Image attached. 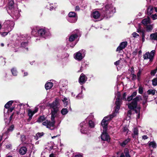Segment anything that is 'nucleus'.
Listing matches in <instances>:
<instances>
[{
    "mask_svg": "<svg viewBox=\"0 0 157 157\" xmlns=\"http://www.w3.org/2000/svg\"><path fill=\"white\" fill-rule=\"evenodd\" d=\"M59 99L56 98L55 101L49 104L51 109V121L47 120L42 123V124L47 128L53 130L55 128V117L57 116L59 111Z\"/></svg>",
    "mask_w": 157,
    "mask_h": 157,
    "instance_id": "obj_1",
    "label": "nucleus"
},
{
    "mask_svg": "<svg viewBox=\"0 0 157 157\" xmlns=\"http://www.w3.org/2000/svg\"><path fill=\"white\" fill-rule=\"evenodd\" d=\"M121 99L120 97H118L116 99V101L115 103L116 105L114 108V112L112 115L107 116L105 117L101 123V125L104 128V130L106 131L107 128L108 121L110 120L113 117L116 116V114L118 113V111L120 109V105L121 104Z\"/></svg>",
    "mask_w": 157,
    "mask_h": 157,
    "instance_id": "obj_2",
    "label": "nucleus"
},
{
    "mask_svg": "<svg viewBox=\"0 0 157 157\" xmlns=\"http://www.w3.org/2000/svg\"><path fill=\"white\" fill-rule=\"evenodd\" d=\"M133 98L131 95L128 97L127 100L130 101L132 100V102L128 105V107L131 109H134L136 108L137 106V102L142 100V98L141 96L138 95L135 98L132 99Z\"/></svg>",
    "mask_w": 157,
    "mask_h": 157,
    "instance_id": "obj_3",
    "label": "nucleus"
},
{
    "mask_svg": "<svg viewBox=\"0 0 157 157\" xmlns=\"http://www.w3.org/2000/svg\"><path fill=\"white\" fill-rule=\"evenodd\" d=\"M102 14L105 16L110 17L115 12V8L112 4H107L104 7L102 8Z\"/></svg>",
    "mask_w": 157,
    "mask_h": 157,
    "instance_id": "obj_4",
    "label": "nucleus"
},
{
    "mask_svg": "<svg viewBox=\"0 0 157 157\" xmlns=\"http://www.w3.org/2000/svg\"><path fill=\"white\" fill-rule=\"evenodd\" d=\"M14 22L11 21L7 20L4 23L3 26L4 29L8 31H11L14 26Z\"/></svg>",
    "mask_w": 157,
    "mask_h": 157,
    "instance_id": "obj_5",
    "label": "nucleus"
},
{
    "mask_svg": "<svg viewBox=\"0 0 157 157\" xmlns=\"http://www.w3.org/2000/svg\"><path fill=\"white\" fill-rule=\"evenodd\" d=\"M68 21L71 23L75 22L77 20V16L74 12H71L68 14Z\"/></svg>",
    "mask_w": 157,
    "mask_h": 157,
    "instance_id": "obj_6",
    "label": "nucleus"
},
{
    "mask_svg": "<svg viewBox=\"0 0 157 157\" xmlns=\"http://www.w3.org/2000/svg\"><path fill=\"white\" fill-rule=\"evenodd\" d=\"M155 53V51L154 50L151 51L150 53L149 52H146L144 55V58L145 59H149L150 61H151Z\"/></svg>",
    "mask_w": 157,
    "mask_h": 157,
    "instance_id": "obj_7",
    "label": "nucleus"
},
{
    "mask_svg": "<svg viewBox=\"0 0 157 157\" xmlns=\"http://www.w3.org/2000/svg\"><path fill=\"white\" fill-rule=\"evenodd\" d=\"M30 38L29 36L27 35H22L21 36V40L22 41L21 43V45L22 47L25 48L28 44L27 40Z\"/></svg>",
    "mask_w": 157,
    "mask_h": 157,
    "instance_id": "obj_8",
    "label": "nucleus"
},
{
    "mask_svg": "<svg viewBox=\"0 0 157 157\" xmlns=\"http://www.w3.org/2000/svg\"><path fill=\"white\" fill-rule=\"evenodd\" d=\"M106 131L103 130L101 135V138L102 140L106 141L108 142L109 141V135L106 132Z\"/></svg>",
    "mask_w": 157,
    "mask_h": 157,
    "instance_id": "obj_9",
    "label": "nucleus"
},
{
    "mask_svg": "<svg viewBox=\"0 0 157 157\" xmlns=\"http://www.w3.org/2000/svg\"><path fill=\"white\" fill-rule=\"evenodd\" d=\"M127 45V42L126 41H124L121 42L119 46L117 48L116 51L120 52V51L124 48Z\"/></svg>",
    "mask_w": 157,
    "mask_h": 157,
    "instance_id": "obj_10",
    "label": "nucleus"
},
{
    "mask_svg": "<svg viewBox=\"0 0 157 157\" xmlns=\"http://www.w3.org/2000/svg\"><path fill=\"white\" fill-rule=\"evenodd\" d=\"M38 33L39 35L44 38L46 37L48 34L47 30L44 29H40L38 31Z\"/></svg>",
    "mask_w": 157,
    "mask_h": 157,
    "instance_id": "obj_11",
    "label": "nucleus"
},
{
    "mask_svg": "<svg viewBox=\"0 0 157 157\" xmlns=\"http://www.w3.org/2000/svg\"><path fill=\"white\" fill-rule=\"evenodd\" d=\"M87 80V78L83 73L82 74L79 78V82L80 84L84 83Z\"/></svg>",
    "mask_w": 157,
    "mask_h": 157,
    "instance_id": "obj_12",
    "label": "nucleus"
},
{
    "mask_svg": "<svg viewBox=\"0 0 157 157\" xmlns=\"http://www.w3.org/2000/svg\"><path fill=\"white\" fill-rule=\"evenodd\" d=\"M84 57V56H82L80 52H78L74 54L75 59L78 61L81 60Z\"/></svg>",
    "mask_w": 157,
    "mask_h": 157,
    "instance_id": "obj_13",
    "label": "nucleus"
},
{
    "mask_svg": "<svg viewBox=\"0 0 157 157\" xmlns=\"http://www.w3.org/2000/svg\"><path fill=\"white\" fill-rule=\"evenodd\" d=\"M14 128V126L13 125H12L8 129L7 131L5 133H4L2 136H0V142L2 140V137L4 136L5 135H7L8 134V133L10 132H12L13 129Z\"/></svg>",
    "mask_w": 157,
    "mask_h": 157,
    "instance_id": "obj_14",
    "label": "nucleus"
},
{
    "mask_svg": "<svg viewBox=\"0 0 157 157\" xmlns=\"http://www.w3.org/2000/svg\"><path fill=\"white\" fill-rule=\"evenodd\" d=\"M10 11L12 14L14 15L16 18H18L19 17V13L17 8L15 7L14 10H10Z\"/></svg>",
    "mask_w": 157,
    "mask_h": 157,
    "instance_id": "obj_15",
    "label": "nucleus"
},
{
    "mask_svg": "<svg viewBox=\"0 0 157 157\" xmlns=\"http://www.w3.org/2000/svg\"><path fill=\"white\" fill-rule=\"evenodd\" d=\"M133 133L132 134V136L133 138H136L138 134V130L137 128H134L133 130Z\"/></svg>",
    "mask_w": 157,
    "mask_h": 157,
    "instance_id": "obj_16",
    "label": "nucleus"
},
{
    "mask_svg": "<svg viewBox=\"0 0 157 157\" xmlns=\"http://www.w3.org/2000/svg\"><path fill=\"white\" fill-rule=\"evenodd\" d=\"M150 22V18L148 17L147 18L143 19L142 21V23L145 25H146L147 24H149Z\"/></svg>",
    "mask_w": 157,
    "mask_h": 157,
    "instance_id": "obj_17",
    "label": "nucleus"
},
{
    "mask_svg": "<svg viewBox=\"0 0 157 157\" xmlns=\"http://www.w3.org/2000/svg\"><path fill=\"white\" fill-rule=\"evenodd\" d=\"M150 39L152 40H157V33H151L150 35Z\"/></svg>",
    "mask_w": 157,
    "mask_h": 157,
    "instance_id": "obj_18",
    "label": "nucleus"
},
{
    "mask_svg": "<svg viewBox=\"0 0 157 157\" xmlns=\"http://www.w3.org/2000/svg\"><path fill=\"white\" fill-rule=\"evenodd\" d=\"M100 16V14L98 11H96L94 12L92 14V16L94 19L98 18Z\"/></svg>",
    "mask_w": 157,
    "mask_h": 157,
    "instance_id": "obj_19",
    "label": "nucleus"
},
{
    "mask_svg": "<svg viewBox=\"0 0 157 157\" xmlns=\"http://www.w3.org/2000/svg\"><path fill=\"white\" fill-rule=\"evenodd\" d=\"M53 85V83L52 82H48L45 84V87L47 90H49L52 87Z\"/></svg>",
    "mask_w": 157,
    "mask_h": 157,
    "instance_id": "obj_20",
    "label": "nucleus"
},
{
    "mask_svg": "<svg viewBox=\"0 0 157 157\" xmlns=\"http://www.w3.org/2000/svg\"><path fill=\"white\" fill-rule=\"evenodd\" d=\"M78 33L74 34L71 35L69 38V41L71 42L73 41L76 38L78 37Z\"/></svg>",
    "mask_w": 157,
    "mask_h": 157,
    "instance_id": "obj_21",
    "label": "nucleus"
},
{
    "mask_svg": "<svg viewBox=\"0 0 157 157\" xmlns=\"http://www.w3.org/2000/svg\"><path fill=\"white\" fill-rule=\"evenodd\" d=\"M14 2L13 0L10 1L9 3V8L10 10H14L15 8L13 5Z\"/></svg>",
    "mask_w": 157,
    "mask_h": 157,
    "instance_id": "obj_22",
    "label": "nucleus"
},
{
    "mask_svg": "<svg viewBox=\"0 0 157 157\" xmlns=\"http://www.w3.org/2000/svg\"><path fill=\"white\" fill-rule=\"evenodd\" d=\"M27 150V149L26 147H23L20 148L19 152L21 155H24L26 153Z\"/></svg>",
    "mask_w": 157,
    "mask_h": 157,
    "instance_id": "obj_23",
    "label": "nucleus"
},
{
    "mask_svg": "<svg viewBox=\"0 0 157 157\" xmlns=\"http://www.w3.org/2000/svg\"><path fill=\"white\" fill-rule=\"evenodd\" d=\"M154 11V9L152 7L150 6L147 9V14L148 15H151L153 13Z\"/></svg>",
    "mask_w": 157,
    "mask_h": 157,
    "instance_id": "obj_24",
    "label": "nucleus"
},
{
    "mask_svg": "<svg viewBox=\"0 0 157 157\" xmlns=\"http://www.w3.org/2000/svg\"><path fill=\"white\" fill-rule=\"evenodd\" d=\"M64 106H65L68 105L69 103V100L67 98L64 97L62 99Z\"/></svg>",
    "mask_w": 157,
    "mask_h": 157,
    "instance_id": "obj_25",
    "label": "nucleus"
},
{
    "mask_svg": "<svg viewBox=\"0 0 157 157\" xmlns=\"http://www.w3.org/2000/svg\"><path fill=\"white\" fill-rule=\"evenodd\" d=\"M13 102V101H9L5 105V107L7 109H9L12 105Z\"/></svg>",
    "mask_w": 157,
    "mask_h": 157,
    "instance_id": "obj_26",
    "label": "nucleus"
},
{
    "mask_svg": "<svg viewBox=\"0 0 157 157\" xmlns=\"http://www.w3.org/2000/svg\"><path fill=\"white\" fill-rule=\"evenodd\" d=\"M44 133L43 132H38L36 134L35 136V139L36 140H37L39 138L41 137L42 136H43Z\"/></svg>",
    "mask_w": 157,
    "mask_h": 157,
    "instance_id": "obj_27",
    "label": "nucleus"
},
{
    "mask_svg": "<svg viewBox=\"0 0 157 157\" xmlns=\"http://www.w3.org/2000/svg\"><path fill=\"white\" fill-rule=\"evenodd\" d=\"M140 107H138L135 110L136 113L137 114V119H139L140 118Z\"/></svg>",
    "mask_w": 157,
    "mask_h": 157,
    "instance_id": "obj_28",
    "label": "nucleus"
},
{
    "mask_svg": "<svg viewBox=\"0 0 157 157\" xmlns=\"http://www.w3.org/2000/svg\"><path fill=\"white\" fill-rule=\"evenodd\" d=\"M45 118L44 116H41L40 117L38 118L37 121L39 123L43 122L44 121H45Z\"/></svg>",
    "mask_w": 157,
    "mask_h": 157,
    "instance_id": "obj_29",
    "label": "nucleus"
},
{
    "mask_svg": "<svg viewBox=\"0 0 157 157\" xmlns=\"http://www.w3.org/2000/svg\"><path fill=\"white\" fill-rule=\"evenodd\" d=\"M130 140L129 138H127L121 144V145L123 147L125 146L128 142L130 141Z\"/></svg>",
    "mask_w": 157,
    "mask_h": 157,
    "instance_id": "obj_30",
    "label": "nucleus"
},
{
    "mask_svg": "<svg viewBox=\"0 0 157 157\" xmlns=\"http://www.w3.org/2000/svg\"><path fill=\"white\" fill-rule=\"evenodd\" d=\"M147 93L148 94H151L152 95H155V90L150 89L147 91Z\"/></svg>",
    "mask_w": 157,
    "mask_h": 157,
    "instance_id": "obj_31",
    "label": "nucleus"
},
{
    "mask_svg": "<svg viewBox=\"0 0 157 157\" xmlns=\"http://www.w3.org/2000/svg\"><path fill=\"white\" fill-rule=\"evenodd\" d=\"M28 114L29 117H32L33 115L34 114L33 111L30 109H29L28 110Z\"/></svg>",
    "mask_w": 157,
    "mask_h": 157,
    "instance_id": "obj_32",
    "label": "nucleus"
},
{
    "mask_svg": "<svg viewBox=\"0 0 157 157\" xmlns=\"http://www.w3.org/2000/svg\"><path fill=\"white\" fill-rule=\"evenodd\" d=\"M4 32H1L0 33L1 35L3 36H6L8 33L10 31H8V30H7L5 29H4Z\"/></svg>",
    "mask_w": 157,
    "mask_h": 157,
    "instance_id": "obj_33",
    "label": "nucleus"
},
{
    "mask_svg": "<svg viewBox=\"0 0 157 157\" xmlns=\"http://www.w3.org/2000/svg\"><path fill=\"white\" fill-rule=\"evenodd\" d=\"M11 71L12 73V75L14 76H16L17 75V70L15 68H12Z\"/></svg>",
    "mask_w": 157,
    "mask_h": 157,
    "instance_id": "obj_34",
    "label": "nucleus"
},
{
    "mask_svg": "<svg viewBox=\"0 0 157 157\" xmlns=\"http://www.w3.org/2000/svg\"><path fill=\"white\" fill-rule=\"evenodd\" d=\"M68 111L67 109L63 108L62 109L61 111V114L63 115H65L67 114L68 113Z\"/></svg>",
    "mask_w": 157,
    "mask_h": 157,
    "instance_id": "obj_35",
    "label": "nucleus"
},
{
    "mask_svg": "<svg viewBox=\"0 0 157 157\" xmlns=\"http://www.w3.org/2000/svg\"><path fill=\"white\" fill-rule=\"evenodd\" d=\"M149 145L154 148H156V143L154 141L150 142L149 144Z\"/></svg>",
    "mask_w": 157,
    "mask_h": 157,
    "instance_id": "obj_36",
    "label": "nucleus"
},
{
    "mask_svg": "<svg viewBox=\"0 0 157 157\" xmlns=\"http://www.w3.org/2000/svg\"><path fill=\"white\" fill-rule=\"evenodd\" d=\"M85 124L84 122L80 124V126L82 127V128L80 129L81 132L82 133H86V131H84L83 129V128L82 127H83V125Z\"/></svg>",
    "mask_w": 157,
    "mask_h": 157,
    "instance_id": "obj_37",
    "label": "nucleus"
},
{
    "mask_svg": "<svg viewBox=\"0 0 157 157\" xmlns=\"http://www.w3.org/2000/svg\"><path fill=\"white\" fill-rule=\"evenodd\" d=\"M153 29V26L152 25H148L146 27L147 30V31L149 32L152 30Z\"/></svg>",
    "mask_w": 157,
    "mask_h": 157,
    "instance_id": "obj_38",
    "label": "nucleus"
},
{
    "mask_svg": "<svg viewBox=\"0 0 157 157\" xmlns=\"http://www.w3.org/2000/svg\"><path fill=\"white\" fill-rule=\"evenodd\" d=\"M124 152L126 157L129 156L130 155L129 153L128 150V148H126L124 149Z\"/></svg>",
    "mask_w": 157,
    "mask_h": 157,
    "instance_id": "obj_39",
    "label": "nucleus"
},
{
    "mask_svg": "<svg viewBox=\"0 0 157 157\" xmlns=\"http://www.w3.org/2000/svg\"><path fill=\"white\" fill-rule=\"evenodd\" d=\"M152 85L153 86H156L157 85V78H154L152 80Z\"/></svg>",
    "mask_w": 157,
    "mask_h": 157,
    "instance_id": "obj_40",
    "label": "nucleus"
},
{
    "mask_svg": "<svg viewBox=\"0 0 157 157\" xmlns=\"http://www.w3.org/2000/svg\"><path fill=\"white\" fill-rule=\"evenodd\" d=\"M89 125L91 128L94 127V122L92 121H89Z\"/></svg>",
    "mask_w": 157,
    "mask_h": 157,
    "instance_id": "obj_41",
    "label": "nucleus"
},
{
    "mask_svg": "<svg viewBox=\"0 0 157 157\" xmlns=\"http://www.w3.org/2000/svg\"><path fill=\"white\" fill-rule=\"evenodd\" d=\"M138 92L140 94H142L143 93V88L141 86H140L138 89Z\"/></svg>",
    "mask_w": 157,
    "mask_h": 157,
    "instance_id": "obj_42",
    "label": "nucleus"
},
{
    "mask_svg": "<svg viewBox=\"0 0 157 157\" xmlns=\"http://www.w3.org/2000/svg\"><path fill=\"white\" fill-rule=\"evenodd\" d=\"M141 71L140 70L138 72V73H137V79L138 80V81H140V75H141Z\"/></svg>",
    "mask_w": 157,
    "mask_h": 157,
    "instance_id": "obj_43",
    "label": "nucleus"
},
{
    "mask_svg": "<svg viewBox=\"0 0 157 157\" xmlns=\"http://www.w3.org/2000/svg\"><path fill=\"white\" fill-rule=\"evenodd\" d=\"M157 71V69L152 70L151 72V74L152 75H154Z\"/></svg>",
    "mask_w": 157,
    "mask_h": 157,
    "instance_id": "obj_44",
    "label": "nucleus"
},
{
    "mask_svg": "<svg viewBox=\"0 0 157 157\" xmlns=\"http://www.w3.org/2000/svg\"><path fill=\"white\" fill-rule=\"evenodd\" d=\"M131 76L132 77V80H135L136 78V75L132 73L131 75Z\"/></svg>",
    "mask_w": 157,
    "mask_h": 157,
    "instance_id": "obj_45",
    "label": "nucleus"
},
{
    "mask_svg": "<svg viewBox=\"0 0 157 157\" xmlns=\"http://www.w3.org/2000/svg\"><path fill=\"white\" fill-rule=\"evenodd\" d=\"M151 17L153 20H155L157 19V14H155L152 15Z\"/></svg>",
    "mask_w": 157,
    "mask_h": 157,
    "instance_id": "obj_46",
    "label": "nucleus"
},
{
    "mask_svg": "<svg viewBox=\"0 0 157 157\" xmlns=\"http://www.w3.org/2000/svg\"><path fill=\"white\" fill-rule=\"evenodd\" d=\"M126 95H126V93H124L123 95L122 99L126 101Z\"/></svg>",
    "mask_w": 157,
    "mask_h": 157,
    "instance_id": "obj_47",
    "label": "nucleus"
},
{
    "mask_svg": "<svg viewBox=\"0 0 157 157\" xmlns=\"http://www.w3.org/2000/svg\"><path fill=\"white\" fill-rule=\"evenodd\" d=\"M132 35L133 37H137V36H139V35L136 32H134L132 34Z\"/></svg>",
    "mask_w": 157,
    "mask_h": 157,
    "instance_id": "obj_48",
    "label": "nucleus"
},
{
    "mask_svg": "<svg viewBox=\"0 0 157 157\" xmlns=\"http://www.w3.org/2000/svg\"><path fill=\"white\" fill-rule=\"evenodd\" d=\"M142 42H143L145 41V34L144 32H143V33L142 35Z\"/></svg>",
    "mask_w": 157,
    "mask_h": 157,
    "instance_id": "obj_49",
    "label": "nucleus"
},
{
    "mask_svg": "<svg viewBox=\"0 0 157 157\" xmlns=\"http://www.w3.org/2000/svg\"><path fill=\"white\" fill-rule=\"evenodd\" d=\"M136 91H134L132 94L131 96L133 98L134 97H135L136 96Z\"/></svg>",
    "mask_w": 157,
    "mask_h": 157,
    "instance_id": "obj_50",
    "label": "nucleus"
},
{
    "mask_svg": "<svg viewBox=\"0 0 157 157\" xmlns=\"http://www.w3.org/2000/svg\"><path fill=\"white\" fill-rule=\"evenodd\" d=\"M14 109V107H12L11 108H10L8 109V111L10 112H11L13 111V110Z\"/></svg>",
    "mask_w": 157,
    "mask_h": 157,
    "instance_id": "obj_51",
    "label": "nucleus"
},
{
    "mask_svg": "<svg viewBox=\"0 0 157 157\" xmlns=\"http://www.w3.org/2000/svg\"><path fill=\"white\" fill-rule=\"evenodd\" d=\"M120 60H118L114 63V64L116 66H117L120 63Z\"/></svg>",
    "mask_w": 157,
    "mask_h": 157,
    "instance_id": "obj_52",
    "label": "nucleus"
},
{
    "mask_svg": "<svg viewBox=\"0 0 157 157\" xmlns=\"http://www.w3.org/2000/svg\"><path fill=\"white\" fill-rule=\"evenodd\" d=\"M137 32L138 33H143V32H144L143 31H142L140 28L138 29L137 30Z\"/></svg>",
    "mask_w": 157,
    "mask_h": 157,
    "instance_id": "obj_53",
    "label": "nucleus"
},
{
    "mask_svg": "<svg viewBox=\"0 0 157 157\" xmlns=\"http://www.w3.org/2000/svg\"><path fill=\"white\" fill-rule=\"evenodd\" d=\"M132 113V111L131 110H129L128 112V116L130 117V116L131 115Z\"/></svg>",
    "mask_w": 157,
    "mask_h": 157,
    "instance_id": "obj_54",
    "label": "nucleus"
},
{
    "mask_svg": "<svg viewBox=\"0 0 157 157\" xmlns=\"http://www.w3.org/2000/svg\"><path fill=\"white\" fill-rule=\"evenodd\" d=\"M80 7L79 6H77L75 7V10L77 11H78L80 10Z\"/></svg>",
    "mask_w": 157,
    "mask_h": 157,
    "instance_id": "obj_55",
    "label": "nucleus"
},
{
    "mask_svg": "<svg viewBox=\"0 0 157 157\" xmlns=\"http://www.w3.org/2000/svg\"><path fill=\"white\" fill-rule=\"evenodd\" d=\"M38 110V108L37 107H35V109L34 111H33L34 113L35 114L36 113Z\"/></svg>",
    "mask_w": 157,
    "mask_h": 157,
    "instance_id": "obj_56",
    "label": "nucleus"
},
{
    "mask_svg": "<svg viewBox=\"0 0 157 157\" xmlns=\"http://www.w3.org/2000/svg\"><path fill=\"white\" fill-rule=\"evenodd\" d=\"M75 157H82V156L81 154H78L76 155Z\"/></svg>",
    "mask_w": 157,
    "mask_h": 157,
    "instance_id": "obj_57",
    "label": "nucleus"
},
{
    "mask_svg": "<svg viewBox=\"0 0 157 157\" xmlns=\"http://www.w3.org/2000/svg\"><path fill=\"white\" fill-rule=\"evenodd\" d=\"M142 138L144 140L147 139V136L144 135L143 136Z\"/></svg>",
    "mask_w": 157,
    "mask_h": 157,
    "instance_id": "obj_58",
    "label": "nucleus"
},
{
    "mask_svg": "<svg viewBox=\"0 0 157 157\" xmlns=\"http://www.w3.org/2000/svg\"><path fill=\"white\" fill-rule=\"evenodd\" d=\"M124 132H126L127 133H128V130L127 128H124Z\"/></svg>",
    "mask_w": 157,
    "mask_h": 157,
    "instance_id": "obj_59",
    "label": "nucleus"
},
{
    "mask_svg": "<svg viewBox=\"0 0 157 157\" xmlns=\"http://www.w3.org/2000/svg\"><path fill=\"white\" fill-rule=\"evenodd\" d=\"M6 147L7 148H9L11 147V145L10 144L7 145H6Z\"/></svg>",
    "mask_w": 157,
    "mask_h": 157,
    "instance_id": "obj_60",
    "label": "nucleus"
},
{
    "mask_svg": "<svg viewBox=\"0 0 157 157\" xmlns=\"http://www.w3.org/2000/svg\"><path fill=\"white\" fill-rule=\"evenodd\" d=\"M145 100L146 101L147 100V99L148 98V96H143Z\"/></svg>",
    "mask_w": 157,
    "mask_h": 157,
    "instance_id": "obj_61",
    "label": "nucleus"
},
{
    "mask_svg": "<svg viewBox=\"0 0 157 157\" xmlns=\"http://www.w3.org/2000/svg\"><path fill=\"white\" fill-rule=\"evenodd\" d=\"M49 157H55L54 156V154H52L50 155Z\"/></svg>",
    "mask_w": 157,
    "mask_h": 157,
    "instance_id": "obj_62",
    "label": "nucleus"
},
{
    "mask_svg": "<svg viewBox=\"0 0 157 157\" xmlns=\"http://www.w3.org/2000/svg\"><path fill=\"white\" fill-rule=\"evenodd\" d=\"M32 117H29V118L28 119V121H29L32 119Z\"/></svg>",
    "mask_w": 157,
    "mask_h": 157,
    "instance_id": "obj_63",
    "label": "nucleus"
},
{
    "mask_svg": "<svg viewBox=\"0 0 157 157\" xmlns=\"http://www.w3.org/2000/svg\"><path fill=\"white\" fill-rule=\"evenodd\" d=\"M120 157H125L124 154L122 153L121 154Z\"/></svg>",
    "mask_w": 157,
    "mask_h": 157,
    "instance_id": "obj_64",
    "label": "nucleus"
}]
</instances>
